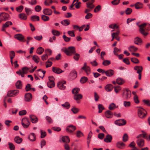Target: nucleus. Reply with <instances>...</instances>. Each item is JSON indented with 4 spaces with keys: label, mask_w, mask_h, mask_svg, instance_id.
Segmentation results:
<instances>
[{
    "label": "nucleus",
    "mask_w": 150,
    "mask_h": 150,
    "mask_svg": "<svg viewBox=\"0 0 150 150\" xmlns=\"http://www.w3.org/2000/svg\"><path fill=\"white\" fill-rule=\"evenodd\" d=\"M64 52L68 56H71L76 52L75 48L73 46L69 47L67 49L65 48V49Z\"/></svg>",
    "instance_id": "1"
},
{
    "label": "nucleus",
    "mask_w": 150,
    "mask_h": 150,
    "mask_svg": "<svg viewBox=\"0 0 150 150\" xmlns=\"http://www.w3.org/2000/svg\"><path fill=\"white\" fill-rule=\"evenodd\" d=\"M146 24L145 23L142 24L139 26L140 28L139 31L140 33L144 36H146L148 34V33L146 32L145 31L146 29Z\"/></svg>",
    "instance_id": "2"
},
{
    "label": "nucleus",
    "mask_w": 150,
    "mask_h": 150,
    "mask_svg": "<svg viewBox=\"0 0 150 150\" xmlns=\"http://www.w3.org/2000/svg\"><path fill=\"white\" fill-rule=\"evenodd\" d=\"M139 108L138 110V113L139 117L141 118L144 117L146 114V112L144 109L141 107H138Z\"/></svg>",
    "instance_id": "3"
},
{
    "label": "nucleus",
    "mask_w": 150,
    "mask_h": 150,
    "mask_svg": "<svg viewBox=\"0 0 150 150\" xmlns=\"http://www.w3.org/2000/svg\"><path fill=\"white\" fill-rule=\"evenodd\" d=\"M9 16L8 13L5 12H2L0 13V19L4 21L9 20Z\"/></svg>",
    "instance_id": "4"
},
{
    "label": "nucleus",
    "mask_w": 150,
    "mask_h": 150,
    "mask_svg": "<svg viewBox=\"0 0 150 150\" xmlns=\"http://www.w3.org/2000/svg\"><path fill=\"white\" fill-rule=\"evenodd\" d=\"M115 123L118 125L122 126L126 124V121L124 119H119L115 121Z\"/></svg>",
    "instance_id": "5"
},
{
    "label": "nucleus",
    "mask_w": 150,
    "mask_h": 150,
    "mask_svg": "<svg viewBox=\"0 0 150 150\" xmlns=\"http://www.w3.org/2000/svg\"><path fill=\"white\" fill-rule=\"evenodd\" d=\"M76 129V127L75 126L70 125L66 127V130L67 132L71 133L73 132Z\"/></svg>",
    "instance_id": "6"
},
{
    "label": "nucleus",
    "mask_w": 150,
    "mask_h": 150,
    "mask_svg": "<svg viewBox=\"0 0 150 150\" xmlns=\"http://www.w3.org/2000/svg\"><path fill=\"white\" fill-rule=\"evenodd\" d=\"M66 84V81H60L57 83L58 87L60 89L64 90L66 88V86L64 85Z\"/></svg>",
    "instance_id": "7"
},
{
    "label": "nucleus",
    "mask_w": 150,
    "mask_h": 150,
    "mask_svg": "<svg viewBox=\"0 0 150 150\" xmlns=\"http://www.w3.org/2000/svg\"><path fill=\"white\" fill-rule=\"evenodd\" d=\"M14 38L20 42L23 41L24 42L25 40H23L24 39V36L21 34H16L15 35Z\"/></svg>",
    "instance_id": "8"
},
{
    "label": "nucleus",
    "mask_w": 150,
    "mask_h": 150,
    "mask_svg": "<svg viewBox=\"0 0 150 150\" xmlns=\"http://www.w3.org/2000/svg\"><path fill=\"white\" fill-rule=\"evenodd\" d=\"M138 146L140 147H142L144 146V141L142 139H138L136 141Z\"/></svg>",
    "instance_id": "9"
},
{
    "label": "nucleus",
    "mask_w": 150,
    "mask_h": 150,
    "mask_svg": "<svg viewBox=\"0 0 150 150\" xmlns=\"http://www.w3.org/2000/svg\"><path fill=\"white\" fill-rule=\"evenodd\" d=\"M81 69L84 70L88 74H89L90 72V68L89 66H87L86 63L84 64L83 66L82 67Z\"/></svg>",
    "instance_id": "10"
},
{
    "label": "nucleus",
    "mask_w": 150,
    "mask_h": 150,
    "mask_svg": "<svg viewBox=\"0 0 150 150\" xmlns=\"http://www.w3.org/2000/svg\"><path fill=\"white\" fill-rule=\"evenodd\" d=\"M43 13L45 15L50 16L52 14V11L49 8H45L43 10Z\"/></svg>",
    "instance_id": "11"
},
{
    "label": "nucleus",
    "mask_w": 150,
    "mask_h": 150,
    "mask_svg": "<svg viewBox=\"0 0 150 150\" xmlns=\"http://www.w3.org/2000/svg\"><path fill=\"white\" fill-rule=\"evenodd\" d=\"M52 71L55 73L59 74L63 72L64 71H62L61 69L57 67H53L52 68Z\"/></svg>",
    "instance_id": "12"
},
{
    "label": "nucleus",
    "mask_w": 150,
    "mask_h": 150,
    "mask_svg": "<svg viewBox=\"0 0 150 150\" xmlns=\"http://www.w3.org/2000/svg\"><path fill=\"white\" fill-rule=\"evenodd\" d=\"M22 120H23L26 124H25L24 123L22 122L21 124L25 128H27L28 127L29 124L30 122L28 120L27 118H24L22 119Z\"/></svg>",
    "instance_id": "13"
},
{
    "label": "nucleus",
    "mask_w": 150,
    "mask_h": 150,
    "mask_svg": "<svg viewBox=\"0 0 150 150\" xmlns=\"http://www.w3.org/2000/svg\"><path fill=\"white\" fill-rule=\"evenodd\" d=\"M29 117L32 123H36L38 121V118L35 116L33 115H30Z\"/></svg>",
    "instance_id": "14"
},
{
    "label": "nucleus",
    "mask_w": 150,
    "mask_h": 150,
    "mask_svg": "<svg viewBox=\"0 0 150 150\" xmlns=\"http://www.w3.org/2000/svg\"><path fill=\"white\" fill-rule=\"evenodd\" d=\"M112 137L111 135L108 134L104 139V141L106 143H110L111 142Z\"/></svg>",
    "instance_id": "15"
},
{
    "label": "nucleus",
    "mask_w": 150,
    "mask_h": 150,
    "mask_svg": "<svg viewBox=\"0 0 150 150\" xmlns=\"http://www.w3.org/2000/svg\"><path fill=\"white\" fill-rule=\"evenodd\" d=\"M32 94H25L24 100L26 102H30L32 100Z\"/></svg>",
    "instance_id": "16"
},
{
    "label": "nucleus",
    "mask_w": 150,
    "mask_h": 150,
    "mask_svg": "<svg viewBox=\"0 0 150 150\" xmlns=\"http://www.w3.org/2000/svg\"><path fill=\"white\" fill-rule=\"evenodd\" d=\"M28 138L32 142L35 141L36 139L35 134L33 133H30L29 135Z\"/></svg>",
    "instance_id": "17"
},
{
    "label": "nucleus",
    "mask_w": 150,
    "mask_h": 150,
    "mask_svg": "<svg viewBox=\"0 0 150 150\" xmlns=\"http://www.w3.org/2000/svg\"><path fill=\"white\" fill-rule=\"evenodd\" d=\"M115 72L112 69H109L106 71L105 74L108 77L112 76L114 74Z\"/></svg>",
    "instance_id": "18"
},
{
    "label": "nucleus",
    "mask_w": 150,
    "mask_h": 150,
    "mask_svg": "<svg viewBox=\"0 0 150 150\" xmlns=\"http://www.w3.org/2000/svg\"><path fill=\"white\" fill-rule=\"evenodd\" d=\"M94 2V0H91L87 2L86 3L87 7L89 8L93 9L94 7V5L93 4Z\"/></svg>",
    "instance_id": "19"
},
{
    "label": "nucleus",
    "mask_w": 150,
    "mask_h": 150,
    "mask_svg": "<svg viewBox=\"0 0 150 150\" xmlns=\"http://www.w3.org/2000/svg\"><path fill=\"white\" fill-rule=\"evenodd\" d=\"M105 115L107 118H110L112 117L113 116V113L110 111L108 110L105 112Z\"/></svg>",
    "instance_id": "20"
},
{
    "label": "nucleus",
    "mask_w": 150,
    "mask_h": 150,
    "mask_svg": "<svg viewBox=\"0 0 150 150\" xmlns=\"http://www.w3.org/2000/svg\"><path fill=\"white\" fill-rule=\"evenodd\" d=\"M77 76V72L75 71H72L69 74V76L71 79H75Z\"/></svg>",
    "instance_id": "21"
},
{
    "label": "nucleus",
    "mask_w": 150,
    "mask_h": 150,
    "mask_svg": "<svg viewBox=\"0 0 150 150\" xmlns=\"http://www.w3.org/2000/svg\"><path fill=\"white\" fill-rule=\"evenodd\" d=\"M134 43L137 45H139V44L142 42V40L139 37L135 38L134 40Z\"/></svg>",
    "instance_id": "22"
},
{
    "label": "nucleus",
    "mask_w": 150,
    "mask_h": 150,
    "mask_svg": "<svg viewBox=\"0 0 150 150\" xmlns=\"http://www.w3.org/2000/svg\"><path fill=\"white\" fill-rule=\"evenodd\" d=\"M143 4L140 2H137L134 4L135 8L137 9H139L142 8Z\"/></svg>",
    "instance_id": "23"
},
{
    "label": "nucleus",
    "mask_w": 150,
    "mask_h": 150,
    "mask_svg": "<svg viewBox=\"0 0 150 150\" xmlns=\"http://www.w3.org/2000/svg\"><path fill=\"white\" fill-rule=\"evenodd\" d=\"M112 85L110 84H107L105 87V90L108 92L111 91L113 89Z\"/></svg>",
    "instance_id": "24"
},
{
    "label": "nucleus",
    "mask_w": 150,
    "mask_h": 150,
    "mask_svg": "<svg viewBox=\"0 0 150 150\" xmlns=\"http://www.w3.org/2000/svg\"><path fill=\"white\" fill-rule=\"evenodd\" d=\"M70 21L68 19H65L61 22V23L63 25L67 26L70 24Z\"/></svg>",
    "instance_id": "25"
},
{
    "label": "nucleus",
    "mask_w": 150,
    "mask_h": 150,
    "mask_svg": "<svg viewBox=\"0 0 150 150\" xmlns=\"http://www.w3.org/2000/svg\"><path fill=\"white\" fill-rule=\"evenodd\" d=\"M62 140L63 142L66 143L69 142L70 141L69 137L66 136L62 137Z\"/></svg>",
    "instance_id": "26"
},
{
    "label": "nucleus",
    "mask_w": 150,
    "mask_h": 150,
    "mask_svg": "<svg viewBox=\"0 0 150 150\" xmlns=\"http://www.w3.org/2000/svg\"><path fill=\"white\" fill-rule=\"evenodd\" d=\"M15 53L13 51H11L10 53V56L11 59V62L12 65L13 64V59L15 56Z\"/></svg>",
    "instance_id": "27"
},
{
    "label": "nucleus",
    "mask_w": 150,
    "mask_h": 150,
    "mask_svg": "<svg viewBox=\"0 0 150 150\" xmlns=\"http://www.w3.org/2000/svg\"><path fill=\"white\" fill-rule=\"evenodd\" d=\"M128 49L130 52H136L138 50V48L133 45L130 46L128 48Z\"/></svg>",
    "instance_id": "28"
},
{
    "label": "nucleus",
    "mask_w": 150,
    "mask_h": 150,
    "mask_svg": "<svg viewBox=\"0 0 150 150\" xmlns=\"http://www.w3.org/2000/svg\"><path fill=\"white\" fill-rule=\"evenodd\" d=\"M124 82V80L121 78H118L116 80V83L119 85H122Z\"/></svg>",
    "instance_id": "29"
},
{
    "label": "nucleus",
    "mask_w": 150,
    "mask_h": 150,
    "mask_svg": "<svg viewBox=\"0 0 150 150\" xmlns=\"http://www.w3.org/2000/svg\"><path fill=\"white\" fill-rule=\"evenodd\" d=\"M14 140L15 142L17 144H20L22 141V139L19 137H16Z\"/></svg>",
    "instance_id": "30"
},
{
    "label": "nucleus",
    "mask_w": 150,
    "mask_h": 150,
    "mask_svg": "<svg viewBox=\"0 0 150 150\" xmlns=\"http://www.w3.org/2000/svg\"><path fill=\"white\" fill-rule=\"evenodd\" d=\"M134 69L137 71H141L142 72L143 69L142 67L141 66H136L134 67Z\"/></svg>",
    "instance_id": "31"
},
{
    "label": "nucleus",
    "mask_w": 150,
    "mask_h": 150,
    "mask_svg": "<svg viewBox=\"0 0 150 150\" xmlns=\"http://www.w3.org/2000/svg\"><path fill=\"white\" fill-rule=\"evenodd\" d=\"M19 17L21 20H25L27 18V16L25 13H21L19 14Z\"/></svg>",
    "instance_id": "32"
},
{
    "label": "nucleus",
    "mask_w": 150,
    "mask_h": 150,
    "mask_svg": "<svg viewBox=\"0 0 150 150\" xmlns=\"http://www.w3.org/2000/svg\"><path fill=\"white\" fill-rule=\"evenodd\" d=\"M44 51V49L42 47H40L38 48L37 50V53L39 54H41Z\"/></svg>",
    "instance_id": "33"
},
{
    "label": "nucleus",
    "mask_w": 150,
    "mask_h": 150,
    "mask_svg": "<svg viewBox=\"0 0 150 150\" xmlns=\"http://www.w3.org/2000/svg\"><path fill=\"white\" fill-rule=\"evenodd\" d=\"M82 97L81 94H74V97L75 100H77L81 99Z\"/></svg>",
    "instance_id": "34"
},
{
    "label": "nucleus",
    "mask_w": 150,
    "mask_h": 150,
    "mask_svg": "<svg viewBox=\"0 0 150 150\" xmlns=\"http://www.w3.org/2000/svg\"><path fill=\"white\" fill-rule=\"evenodd\" d=\"M61 105L63 107L67 109H69L70 107V105L68 102H65L64 104H62Z\"/></svg>",
    "instance_id": "35"
},
{
    "label": "nucleus",
    "mask_w": 150,
    "mask_h": 150,
    "mask_svg": "<svg viewBox=\"0 0 150 150\" xmlns=\"http://www.w3.org/2000/svg\"><path fill=\"white\" fill-rule=\"evenodd\" d=\"M117 146L118 148L121 149L123 147L125 146V144L122 142H119L117 143Z\"/></svg>",
    "instance_id": "36"
},
{
    "label": "nucleus",
    "mask_w": 150,
    "mask_h": 150,
    "mask_svg": "<svg viewBox=\"0 0 150 150\" xmlns=\"http://www.w3.org/2000/svg\"><path fill=\"white\" fill-rule=\"evenodd\" d=\"M32 59L34 61L37 63H38L39 62L40 58L37 55H33V57Z\"/></svg>",
    "instance_id": "37"
},
{
    "label": "nucleus",
    "mask_w": 150,
    "mask_h": 150,
    "mask_svg": "<svg viewBox=\"0 0 150 150\" xmlns=\"http://www.w3.org/2000/svg\"><path fill=\"white\" fill-rule=\"evenodd\" d=\"M16 86L17 88L19 89L21 88L22 86L21 81L20 80L18 81L16 83Z\"/></svg>",
    "instance_id": "38"
},
{
    "label": "nucleus",
    "mask_w": 150,
    "mask_h": 150,
    "mask_svg": "<svg viewBox=\"0 0 150 150\" xmlns=\"http://www.w3.org/2000/svg\"><path fill=\"white\" fill-rule=\"evenodd\" d=\"M52 34L54 36H58L60 35V33L59 31L55 30H52Z\"/></svg>",
    "instance_id": "39"
},
{
    "label": "nucleus",
    "mask_w": 150,
    "mask_h": 150,
    "mask_svg": "<svg viewBox=\"0 0 150 150\" xmlns=\"http://www.w3.org/2000/svg\"><path fill=\"white\" fill-rule=\"evenodd\" d=\"M19 93V91L18 89L11 90L8 91L7 94H17Z\"/></svg>",
    "instance_id": "40"
},
{
    "label": "nucleus",
    "mask_w": 150,
    "mask_h": 150,
    "mask_svg": "<svg viewBox=\"0 0 150 150\" xmlns=\"http://www.w3.org/2000/svg\"><path fill=\"white\" fill-rule=\"evenodd\" d=\"M12 23L11 21H8L6 22L3 25L4 28H7L8 27L9 25H12Z\"/></svg>",
    "instance_id": "41"
},
{
    "label": "nucleus",
    "mask_w": 150,
    "mask_h": 150,
    "mask_svg": "<svg viewBox=\"0 0 150 150\" xmlns=\"http://www.w3.org/2000/svg\"><path fill=\"white\" fill-rule=\"evenodd\" d=\"M36 19L37 21H39L40 19L39 17L36 15H34L31 17V19L33 21H35Z\"/></svg>",
    "instance_id": "42"
},
{
    "label": "nucleus",
    "mask_w": 150,
    "mask_h": 150,
    "mask_svg": "<svg viewBox=\"0 0 150 150\" xmlns=\"http://www.w3.org/2000/svg\"><path fill=\"white\" fill-rule=\"evenodd\" d=\"M30 69V68H28L26 67H23L22 69L23 73L24 74V75L25 74H26Z\"/></svg>",
    "instance_id": "43"
},
{
    "label": "nucleus",
    "mask_w": 150,
    "mask_h": 150,
    "mask_svg": "<svg viewBox=\"0 0 150 150\" xmlns=\"http://www.w3.org/2000/svg\"><path fill=\"white\" fill-rule=\"evenodd\" d=\"M131 97V94H122V97L125 100H128Z\"/></svg>",
    "instance_id": "44"
},
{
    "label": "nucleus",
    "mask_w": 150,
    "mask_h": 150,
    "mask_svg": "<svg viewBox=\"0 0 150 150\" xmlns=\"http://www.w3.org/2000/svg\"><path fill=\"white\" fill-rule=\"evenodd\" d=\"M80 91V89L78 88H75L72 90V93L73 94H77Z\"/></svg>",
    "instance_id": "45"
},
{
    "label": "nucleus",
    "mask_w": 150,
    "mask_h": 150,
    "mask_svg": "<svg viewBox=\"0 0 150 150\" xmlns=\"http://www.w3.org/2000/svg\"><path fill=\"white\" fill-rule=\"evenodd\" d=\"M116 108V106L115 104L114 103H112L110 104L109 106V109L110 110H113L115 109Z\"/></svg>",
    "instance_id": "46"
},
{
    "label": "nucleus",
    "mask_w": 150,
    "mask_h": 150,
    "mask_svg": "<svg viewBox=\"0 0 150 150\" xmlns=\"http://www.w3.org/2000/svg\"><path fill=\"white\" fill-rule=\"evenodd\" d=\"M42 19L45 21H47L49 20V17L45 15H42L41 16Z\"/></svg>",
    "instance_id": "47"
},
{
    "label": "nucleus",
    "mask_w": 150,
    "mask_h": 150,
    "mask_svg": "<svg viewBox=\"0 0 150 150\" xmlns=\"http://www.w3.org/2000/svg\"><path fill=\"white\" fill-rule=\"evenodd\" d=\"M9 148L10 150H15V147L14 145L11 142H9L8 143Z\"/></svg>",
    "instance_id": "48"
},
{
    "label": "nucleus",
    "mask_w": 150,
    "mask_h": 150,
    "mask_svg": "<svg viewBox=\"0 0 150 150\" xmlns=\"http://www.w3.org/2000/svg\"><path fill=\"white\" fill-rule=\"evenodd\" d=\"M47 85L48 87L50 88H52L54 86L55 83L54 81L48 82Z\"/></svg>",
    "instance_id": "49"
},
{
    "label": "nucleus",
    "mask_w": 150,
    "mask_h": 150,
    "mask_svg": "<svg viewBox=\"0 0 150 150\" xmlns=\"http://www.w3.org/2000/svg\"><path fill=\"white\" fill-rule=\"evenodd\" d=\"M88 80V79L86 77H82L80 80V81L81 83H84Z\"/></svg>",
    "instance_id": "50"
},
{
    "label": "nucleus",
    "mask_w": 150,
    "mask_h": 150,
    "mask_svg": "<svg viewBox=\"0 0 150 150\" xmlns=\"http://www.w3.org/2000/svg\"><path fill=\"white\" fill-rule=\"evenodd\" d=\"M45 119L49 123L51 124L53 123V120L49 116H46V117Z\"/></svg>",
    "instance_id": "51"
},
{
    "label": "nucleus",
    "mask_w": 150,
    "mask_h": 150,
    "mask_svg": "<svg viewBox=\"0 0 150 150\" xmlns=\"http://www.w3.org/2000/svg\"><path fill=\"white\" fill-rule=\"evenodd\" d=\"M128 136L127 134L126 133H125L123 137L122 138V140L124 142H126L128 140Z\"/></svg>",
    "instance_id": "52"
},
{
    "label": "nucleus",
    "mask_w": 150,
    "mask_h": 150,
    "mask_svg": "<svg viewBox=\"0 0 150 150\" xmlns=\"http://www.w3.org/2000/svg\"><path fill=\"white\" fill-rule=\"evenodd\" d=\"M98 108L99 109V113H101L102 112V110L104 109L105 108L102 104H99L98 105Z\"/></svg>",
    "instance_id": "53"
},
{
    "label": "nucleus",
    "mask_w": 150,
    "mask_h": 150,
    "mask_svg": "<svg viewBox=\"0 0 150 150\" xmlns=\"http://www.w3.org/2000/svg\"><path fill=\"white\" fill-rule=\"evenodd\" d=\"M71 110L74 114L77 113L79 111V109L77 108L74 107L71 109Z\"/></svg>",
    "instance_id": "54"
},
{
    "label": "nucleus",
    "mask_w": 150,
    "mask_h": 150,
    "mask_svg": "<svg viewBox=\"0 0 150 150\" xmlns=\"http://www.w3.org/2000/svg\"><path fill=\"white\" fill-rule=\"evenodd\" d=\"M132 10L130 8H127L125 11V12L127 15H129L132 12Z\"/></svg>",
    "instance_id": "55"
},
{
    "label": "nucleus",
    "mask_w": 150,
    "mask_h": 150,
    "mask_svg": "<svg viewBox=\"0 0 150 150\" xmlns=\"http://www.w3.org/2000/svg\"><path fill=\"white\" fill-rule=\"evenodd\" d=\"M74 59L75 60L78 61L79 58L80 54L78 53H76L74 54Z\"/></svg>",
    "instance_id": "56"
},
{
    "label": "nucleus",
    "mask_w": 150,
    "mask_h": 150,
    "mask_svg": "<svg viewBox=\"0 0 150 150\" xmlns=\"http://www.w3.org/2000/svg\"><path fill=\"white\" fill-rule=\"evenodd\" d=\"M101 8V6L100 5H98L95 8L94 11L95 13H97L100 10Z\"/></svg>",
    "instance_id": "57"
},
{
    "label": "nucleus",
    "mask_w": 150,
    "mask_h": 150,
    "mask_svg": "<svg viewBox=\"0 0 150 150\" xmlns=\"http://www.w3.org/2000/svg\"><path fill=\"white\" fill-rule=\"evenodd\" d=\"M133 99L134 102L138 104L139 103L138 97L136 95V94H134Z\"/></svg>",
    "instance_id": "58"
},
{
    "label": "nucleus",
    "mask_w": 150,
    "mask_h": 150,
    "mask_svg": "<svg viewBox=\"0 0 150 150\" xmlns=\"http://www.w3.org/2000/svg\"><path fill=\"white\" fill-rule=\"evenodd\" d=\"M131 61L135 64H138L139 63V60L135 58H132L131 59Z\"/></svg>",
    "instance_id": "59"
},
{
    "label": "nucleus",
    "mask_w": 150,
    "mask_h": 150,
    "mask_svg": "<svg viewBox=\"0 0 150 150\" xmlns=\"http://www.w3.org/2000/svg\"><path fill=\"white\" fill-rule=\"evenodd\" d=\"M110 64V62L109 60H105L103 62L102 64L103 65L106 66L109 65Z\"/></svg>",
    "instance_id": "60"
},
{
    "label": "nucleus",
    "mask_w": 150,
    "mask_h": 150,
    "mask_svg": "<svg viewBox=\"0 0 150 150\" xmlns=\"http://www.w3.org/2000/svg\"><path fill=\"white\" fill-rule=\"evenodd\" d=\"M62 37L64 40L66 42H69L71 38L68 37L65 35H63Z\"/></svg>",
    "instance_id": "61"
},
{
    "label": "nucleus",
    "mask_w": 150,
    "mask_h": 150,
    "mask_svg": "<svg viewBox=\"0 0 150 150\" xmlns=\"http://www.w3.org/2000/svg\"><path fill=\"white\" fill-rule=\"evenodd\" d=\"M120 0H114L112 1L111 4L114 5H118L120 2Z\"/></svg>",
    "instance_id": "62"
},
{
    "label": "nucleus",
    "mask_w": 150,
    "mask_h": 150,
    "mask_svg": "<svg viewBox=\"0 0 150 150\" xmlns=\"http://www.w3.org/2000/svg\"><path fill=\"white\" fill-rule=\"evenodd\" d=\"M41 132V138H44L46 135V132L45 131H43L42 129L40 130Z\"/></svg>",
    "instance_id": "63"
},
{
    "label": "nucleus",
    "mask_w": 150,
    "mask_h": 150,
    "mask_svg": "<svg viewBox=\"0 0 150 150\" xmlns=\"http://www.w3.org/2000/svg\"><path fill=\"white\" fill-rule=\"evenodd\" d=\"M48 57V55L47 54H44L41 56L42 59L43 61L47 59Z\"/></svg>",
    "instance_id": "64"
}]
</instances>
